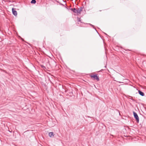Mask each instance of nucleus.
<instances>
[{"label": "nucleus", "instance_id": "7ed1b4c3", "mask_svg": "<svg viewBox=\"0 0 146 146\" xmlns=\"http://www.w3.org/2000/svg\"><path fill=\"white\" fill-rule=\"evenodd\" d=\"M82 9L83 8L82 7H80L77 9H76L75 8V12H74L75 13H76L77 14H80L81 12L82 11Z\"/></svg>", "mask_w": 146, "mask_h": 146}, {"label": "nucleus", "instance_id": "f03ea898", "mask_svg": "<svg viewBox=\"0 0 146 146\" xmlns=\"http://www.w3.org/2000/svg\"><path fill=\"white\" fill-rule=\"evenodd\" d=\"M133 114L135 118L136 119L137 123H139V119L137 114L134 111H133Z\"/></svg>", "mask_w": 146, "mask_h": 146}, {"label": "nucleus", "instance_id": "9d476101", "mask_svg": "<svg viewBox=\"0 0 146 146\" xmlns=\"http://www.w3.org/2000/svg\"><path fill=\"white\" fill-rule=\"evenodd\" d=\"M41 67L43 68V69H44V68H46L45 67L43 66V65H42L41 66Z\"/></svg>", "mask_w": 146, "mask_h": 146}, {"label": "nucleus", "instance_id": "0eeeda50", "mask_svg": "<svg viewBox=\"0 0 146 146\" xmlns=\"http://www.w3.org/2000/svg\"><path fill=\"white\" fill-rule=\"evenodd\" d=\"M36 2V1L35 0H32L31 1V3L35 4Z\"/></svg>", "mask_w": 146, "mask_h": 146}, {"label": "nucleus", "instance_id": "f257e3e1", "mask_svg": "<svg viewBox=\"0 0 146 146\" xmlns=\"http://www.w3.org/2000/svg\"><path fill=\"white\" fill-rule=\"evenodd\" d=\"M97 74H92L90 75V77L91 78H94V80H96L97 81L100 80L99 77L97 76Z\"/></svg>", "mask_w": 146, "mask_h": 146}, {"label": "nucleus", "instance_id": "20e7f679", "mask_svg": "<svg viewBox=\"0 0 146 146\" xmlns=\"http://www.w3.org/2000/svg\"><path fill=\"white\" fill-rule=\"evenodd\" d=\"M12 10L13 14L15 16H17V11L15 10L14 8H13Z\"/></svg>", "mask_w": 146, "mask_h": 146}, {"label": "nucleus", "instance_id": "9b49d317", "mask_svg": "<svg viewBox=\"0 0 146 146\" xmlns=\"http://www.w3.org/2000/svg\"><path fill=\"white\" fill-rule=\"evenodd\" d=\"M90 25H91L92 26V27H93L94 26L92 25V24H89Z\"/></svg>", "mask_w": 146, "mask_h": 146}, {"label": "nucleus", "instance_id": "6e6552de", "mask_svg": "<svg viewBox=\"0 0 146 146\" xmlns=\"http://www.w3.org/2000/svg\"><path fill=\"white\" fill-rule=\"evenodd\" d=\"M70 10H71L72 11H73L74 12H75V8H71L70 9Z\"/></svg>", "mask_w": 146, "mask_h": 146}, {"label": "nucleus", "instance_id": "39448f33", "mask_svg": "<svg viewBox=\"0 0 146 146\" xmlns=\"http://www.w3.org/2000/svg\"><path fill=\"white\" fill-rule=\"evenodd\" d=\"M138 92L139 94L141 96H144L145 94L144 93L140 90H139Z\"/></svg>", "mask_w": 146, "mask_h": 146}, {"label": "nucleus", "instance_id": "1a4fd4ad", "mask_svg": "<svg viewBox=\"0 0 146 146\" xmlns=\"http://www.w3.org/2000/svg\"><path fill=\"white\" fill-rule=\"evenodd\" d=\"M78 21L79 22H81V20L80 18H78Z\"/></svg>", "mask_w": 146, "mask_h": 146}, {"label": "nucleus", "instance_id": "423d86ee", "mask_svg": "<svg viewBox=\"0 0 146 146\" xmlns=\"http://www.w3.org/2000/svg\"><path fill=\"white\" fill-rule=\"evenodd\" d=\"M48 135L49 136L51 137L54 136V133L53 132H50L49 133Z\"/></svg>", "mask_w": 146, "mask_h": 146}]
</instances>
